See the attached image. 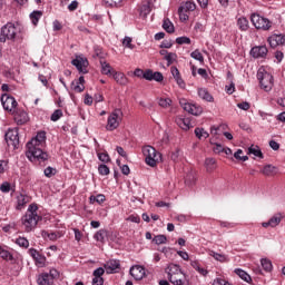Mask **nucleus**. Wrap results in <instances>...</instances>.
Listing matches in <instances>:
<instances>
[{"label": "nucleus", "instance_id": "nucleus-1", "mask_svg": "<svg viewBox=\"0 0 285 285\" xmlns=\"http://www.w3.org/2000/svg\"><path fill=\"white\" fill-rule=\"evenodd\" d=\"M39 206L35 203L30 204L26 214L21 217V225L24 228V233H32L37 228V224L41 222V216L37 213Z\"/></svg>", "mask_w": 285, "mask_h": 285}, {"label": "nucleus", "instance_id": "nucleus-2", "mask_svg": "<svg viewBox=\"0 0 285 285\" xmlns=\"http://www.w3.org/2000/svg\"><path fill=\"white\" fill-rule=\"evenodd\" d=\"M21 32L19 27L14 26L12 22H8L2 26L0 30V42L6 43L7 41H14L17 39V35Z\"/></svg>", "mask_w": 285, "mask_h": 285}, {"label": "nucleus", "instance_id": "nucleus-3", "mask_svg": "<svg viewBox=\"0 0 285 285\" xmlns=\"http://www.w3.org/2000/svg\"><path fill=\"white\" fill-rule=\"evenodd\" d=\"M142 155L147 166L151 168H155L157 164L161 163V153L157 151V149L150 145L142 147Z\"/></svg>", "mask_w": 285, "mask_h": 285}, {"label": "nucleus", "instance_id": "nucleus-4", "mask_svg": "<svg viewBox=\"0 0 285 285\" xmlns=\"http://www.w3.org/2000/svg\"><path fill=\"white\" fill-rule=\"evenodd\" d=\"M43 146L28 145L26 156L30 161H48V153L41 149Z\"/></svg>", "mask_w": 285, "mask_h": 285}, {"label": "nucleus", "instance_id": "nucleus-5", "mask_svg": "<svg viewBox=\"0 0 285 285\" xmlns=\"http://www.w3.org/2000/svg\"><path fill=\"white\" fill-rule=\"evenodd\" d=\"M250 21L256 30H263V32H267L273 28V21L259 13H252Z\"/></svg>", "mask_w": 285, "mask_h": 285}, {"label": "nucleus", "instance_id": "nucleus-6", "mask_svg": "<svg viewBox=\"0 0 285 285\" xmlns=\"http://www.w3.org/2000/svg\"><path fill=\"white\" fill-rule=\"evenodd\" d=\"M257 79L261 83V88H263L265 92H271V90H273V85H274L273 75L268 73L267 71H258Z\"/></svg>", "mask_w": 285, "mask_h": 285}, {"label": "nucleus", "instance_id": "nucleus-7", "mask_svg": "<svg viewBox=\"0 0 285 285\" xmlns=\"http://www.w3.org/2000/svg\"><path fill=\"white\" fill-rule=\"evenodd\" d=\"M124 117V111H121V109H115L108 117L107 120V130H117V128H119V121H121Z\"/></svg>", "mask_w": 285, "mask_h": 285}, {"label": "nucleus", "instance_id": "nucleus-8", "mask_svg": "<svg viewBox=\"0 0 285 285\" xmlns=\"http://www.w3.org/2000/svg\"><path fill=\"white\" fill-rule=\"evenodd\" d=\"M4 139L7 141V146H12L13 150H17V148H19V128L16 127L8 129L4 135Z\"/></svg>", "mask_w": 285, "mask_h": 285}, {"label": "nucleus", "instance_id": "nucleus-9", "mask_svg": "<svg viewBox=\"0 0 285 285\" xmlns=\"http://www.w3.org/2000/svg\"><path fill=\"white\" fill-rule=\"evenodd\" d=\"M1 104H2V107L9 112H14V110H17V106H18L17 99H14V97L8 94L2 95Z\"/></svg>", "mask_w": 285, "mask_h": 285}, {"label": "nucleus", "instance_id": "nucleus-10", "mask_svg": "<svg viewBox=\"0 0 285 285\" xmlns=\"http://www.w3.org/2000/svg\"><path fill=\"white\" fill-rule=\"evenodd\" d=\"M181 272H183L181 267L177 264H174V263H170L165 268V273L167 275V278H171L174 282H176V284H180L181 281L175 279V275H180Z\"/></svg>", "mask_w": 285, "mask_h": 285}, {"label": "nucleus", "instance_id": "nucleus-11", "mask_svg": "<svg viewBox=\"0 0 285 285\" xmlns=\"http://www.w3.org/2000/svg\"><path fill=\"white\" fill-rule=\"evenodd\" d=\"M249 55L254 59H265L266 55H268V48H266V46L253 47L249 51Z\"/></svg>", "mask_w": 285, "mask_h": 285}, {"label": "nucleus", "instance_id": "nucleus-12", "mask_svg": "<svg viewBox=\"0 0 285 285\" xmlns=\"http://www.w3.org/2000/svg\"><path fill=\"white\" fill-rule=\"evenodd\" d=\"M71 63L77 68L78 72H81L82 75H88V70L86 69L88 68V59L77 57L71 61Z\"/></svg>", "mask_w": 285, "mask_h": 285}, {"label": "nucleus", "instance_id": "nucleus-13", "mask_svg": "<svg viewBox=\"0 0 285 285\" xmlns=\"http://www.w3.org/2000/svg\"><path fill=\"white\" fill-rule=\"evenodd\" d=\"M104 268L107 275H112L121 268V263L117 259H110L104 265Z\"/></svg>", "mask_w": 285, "mask_h": 285}, {"label": "nucleus", "instance_id": "nucleus-14", "mask_svg": "<svg viewBox=\"0 0 285 285\" xmlns=\"http://www.w3.org/2000/svg\"><path fill=\"white\" fill-rule=\"evenodd\" d=\"M27 204H30V196L28 194L20 193L16 196V210H23Z\"/></svg>", "mask_w": 285, "mask_h": 285}, {"label": "nucleus", "instance_id": "nucleus-15", "mask_svg": "<svg viewBox=\"0 0 285 285\" xmlns=\"http://www.w3.org/2000/svg\"><path fill=\"white\" fill-rule=\"evenodd\" d=\"M129 273L137 282L146 277V268L141 265H135L129 269Z\"/></svg>", "mask_w": 285, "mask_h": 285}, {"label": "nucleus", "instance_id": "nucleus-16", "mask_svg": "<svg viewBox=\"0 0 285 285\" xmlns=\"http://www.w3.org/2000/svg\"><path fill=\"white\" fill-rule=\"evenodd\" d=\"M267 41L271 48H277V46H285V36L282 33H274L268 37Z\"/></svg>", "mask_w": 285, "mask_h": 285}, {"label": "nucleus", "instance_id": "nucleus-17", "mask_svg": "<svg viewBox=\"0 0 285 285\" xmlns=\"http://www.w3.org/2000/svg\"><path fill=\"white\" fill-rule=\"evenodd\" d=\"M14 114V121L18 126H23V124H28V112L21 109L13 110Z\"/></svg>", "mask_w": 285, "mask_h": 285}, {"label": "nucleus", "instance_id": "nucleus-18", "mask_svg": "<svg viewBox=\"0 0 285 285\" xmlns=\"http://www.w3.org/2000/svg\"><path fill=\"white\" fill-rule=\"evenodd\" d=\"M282 214H276L274 215L268 222H264L262 223L263 228H268V226L271 228H276V226H279V224H282Z\"/></svg>", "mask_w": 285, "mask_h": 285}, {"label": "nucleus", "instance_id": "nucleus-19", "mask_svg": "<svg viewBox=\"0 0 285 285\" xmlns=\"http://www.w3.org/2000/svg\"><path fill=\"white\" fill-rule=\"evenodd\" d=\"M29 255H31V257H32V259H35L36 264H38L39 266H45L46 256H43V254H40L39 250H37L36 248H30Z\"/></svg>", "mask_w": 285, "mask_h": 285}, {"label": "nucleus", "instance_id": "nucleus-20", "mask_svg": "<svg viewBox=\"0 0 285 285\" xmlns=\"http://www.w3.org/2000/svg\"><path fill=\"white\" fill-rule=\"evenodd\" d=\"M46 144V131H39L27 145L43 146Z\"/></svg>", "mask_w": 285, "mask_h": 285}, {"label": "nucleus", "instance_id": "nucleus-21", "mask_svg": "<svg viewBox=\"0 0 285 285\" xmlns=\"http://www.w3.org/2000/svg\"><path fill=\"white\" fill-rule=\"evenodd\" d=\"M175 121L181 130H190V118H186L184 116H177Z\"/></svg>", "mask_w": 285, "mask_h": 285}, {"label": "nucleus", "instance_id": "nucleus-22", "mask_svg": "<svg viewBox=\"0 0 285 285\" xmlns=\"http://www.w3.org/2000/svg\"><path fill=\"white\" fill-rule=\"evenodd\" d=\"M175 281H173L171 277L168 278V281L170 282V284L173 285H188V279H186V273L180 272V275H174ZM180 282V283H177Z\"/></svg>", "mask_w": 285, "mask_h": 285}, {"label": "nucleus", "instance_id": "nucleus-23", "mask_svg": "<svg viewBox=\"0 0 285 285\" xmlns=\"http://www.w3.org/2000/svg\"><path fill=\"white\" fill-rule=\"evenodd\" d=\"M237 27L240 30V32H247L248 28H250V23L248 22V18L239 17L237 19Z\"/></svg>", "mask_w": 285, "mask_h": 285}, {"label": "nucleus", "instance_id": "nucleus-24", "mask_svg": "<svg viewBox=\"0 0 285 285\" xmlns=\"http://www.w3.org/2000/svg\"><path fill=\"white\" fill-rule=\"evenodd\" d=\"M37 282L39 285H50L52 284V276H50L48 273H42L38 276Z\"/></svg>", "mask_w": 285, "mask_h": 285}, {"label": "nucleus", "instance_id": "nucleus-25", "mask_svg": "<svg viewBox=\"0 0 285 285\" xmlns=\"http://www.w3.org/2000/svg\"><path fill=\"white\" fill-rule=\"evenodd\" d=\"M234 273H236V275H238V277H240L243 282H247V284H250V282H253V278L249 276V274L242 268H236Z\"/></svg>", "mask_w": 285, "mask_h": 285}, {"label": "nucleus", "instance_id": "nucleus-26", "mask_svg": "<svg viewBox=\"0 0 285 285\" xmlns=\"http://www.w3.org/2000/svg\"><path fill=\"white\" fill-rule=\"evenodd\" d=\"M0 257L1 259H4L6 262H13L14 256L10 250L6 249L4 247L0 246Z\"/></svg>", "mask_w": 285, "mask_h": 285}, {"label": "nucleus", "instance_id": "nucleus-27", "mask_svg": "<svg viewBox=\"0 0 285 285\" xmlns=\"http://www.w3.org/2000/svg\"><path fill=\"white\" fill-rule=\"evenodd\" d=\"M196 181H197V174H195V171L187 173L185 177L186 186H195Z\"/></svg>", "mask_w": 285, "mask_h": 285}, {"label": "nucleus", "instance_id": "nucleus-28", "mask_svg": "<svg viewBox=\"0 0 285 285\" xmlns=\"http://www.w3.org/2000/svg\"><path fill=\"white\" fill-rule=\"evenodd\" d=\"M163 28L168 32V35H173L175 32V24H173V21H170L169 18L164 19Z\"/></svg>", "mask_w": 285, "mask_h": 285}, {"label": "nucleus", "instance_id": "nucleus-29", "mask_svg": "<svg viewBox=\"0 0 285 285\" xmlns=\"http://www.w3.org/2000/svg\"><path fill=\"white\" fill-rule=\"evenodd\" d=\"M114 79L120 86H126L128 83V78L122 72H115L114 73Z\"/></svg>", "mask_w": 285, "mask_h": 285}, {"label": "nucleus", "instance_id": "nucleus-30", "mask_svg": "<svg viewBox=\"0 0 285 285\" xmlns=\"http://www.w3.org/2000/svg\"><path fill=\"white\" fill-rule=\"evenodd\" d=\"M261 173L266 177H271V175H275V173H277V167L273 165H266L265 167H263Z\"/></svg>", "mask_w": 285, "mask_h": 285}, {"label": "nucleus", "instance_id": "nucleus-31", "mask_svg": "<svg viewBox=\"0 0 285 285\" xmlns=\"http://www.w3.org/2000/svg\"><path fill=\"white\" fill-rule=\"evenodd\" d=\"M205 166L207 168V173H213V170L217 168V160H215V158H206Z\"/></svg>", "mask_w": 285, "mask_h": 285}, {"label": "nucleus", "instance_id": "nucleus-32", "mask_svg": "<svg viewBox=\"0 0 285 285\" xmlns=\"http://www.w3.org/2000/svg\"><path fill=\"white\" fill-rule=\"evenodd\" d=\"M210 257H214V259H216V262H222L223 264L228 262V256L224 255V254H219L215 250L209 252Z\"/></svg>", "mask_w": 285, "mask_h": 285}, {"label": "nucleus", "instance_id": "nucleus-33", "mask_svg": "<svg viewBox=\"0 0 285 285\" xmlns=\"http://www.w3.org/2000/svg\"><path fill=\"white\" fill-rule=\"evenodd\" d=\"M197 9V4H195L194 1H187L183 6H180V12L181 10H185V12H194V10Z\"/></svg>", "mask_w": 285, "mask_h": 285}, {"label": "nucleus", "instance_id": "nucleus-34", "mask_svg": "<svg viewBox=\"0 0 285 285\" xmlns=\"http://www.w3.org/2000/svg\"><path fill=\"white\" fill-rule=\"evenodd\" d=\"M106 237H108V230L107 229H100L95 234L94 239H96V242L104 243L106 240Z\"/></svg>", "mask_w": 285, "mask_h": 285}, {"label": "nucleus", "instance_id": "nucleus-35", "mask_svg": "<svg viewBox=\"0 0 285 285\" xmlns=\"http://www.w3.org/2000/svg\"><path fill=\"white\" fill-rule=\"evenodd\" d=\"M195 135L198 139H208L210 137V134H208V131L199 127L195 129Z\"/></svg>", "mask_w": 285, "mask_h": 285}, {"label": "nucleus", "instance_id": "nucleus-36", "mask_svg": "<svg viewBox=\"0 0 285 285\" xmlns=\"http://www.w3.org/2000/svg\"><path fill=\"white\" fill-rule=\"evenodd\" d=\"M248 155H254V157H259V159H264V154L262 153V149H259L258 146L256 147L250 146L248 148Z\"/></svg>", "mask_w": 285, "mask_h": 285}, {"label": "nucleus", "instance_id": "nucleus-37", "mask_svg": "<svg viewBox=\"0 0 285 285\" xmlns=\"http://www.w3.org/2000/svg\"><path fill=\"white\" fill-rule=\"evenodd\" d=\"M41 17H43V12H41V11L31 12L30 13L31 23L33 26H37L39 23V19H41Z\"/></svg>", "mask_w": 285, "mask_h": 285}, {"label": "nucleus", "instance_id": "nucleus-38", "mask_svg": "<svg viewBox=\"0 0 285 285\" xmlns=\"http://www.w3.org/2000/svg\"><path fill=\"white\" fill-rule=\"evenodd\" d=\"M261 264H262L264 271H266V273H271V271H273V262H271V259L262 258Z\"/></svg>", "mask_w": 285, "mask_h": 285}, {"label": "nucleus", "instance_id": "nucleus-39", "mask_svg": "<svg viewBox=\"0 0 285 285\" xmlns=\"http://www.w3.org/2000/svg\"><path fill=\"white\" fill-rule=\"evenodd\" d=\"M198 96L205 101H213V96L206 89H198Z\"/></svg>", "mask_w": 285, "mask_h": 285}, {"label": "nucleus", "instance_id": "nucleus-40", "mask_svg": "<svg viewBox=\"0 0 285 285\" xmlns=\"http://www.w3.org/2000/svg\"><path fill=\"white\" fill-rule=\"evenodd\" d=\"M16 244L20 246V248H29L30 246V242L26 237H18Z\"/></svg>", "mask_w": 285, "mask_h": 285}, {"label": "nucleus", "instance_id": "nucleus-41", "mask_svg": "<svg viewBox=\"0 0 285 285\" xmlns=\"http://www.w3.org/2000/svg\"><path fill=\"white\" fill-rule=\"evenodd\" d=\"M165 61H167V66H173L175 61H177V53L169 52L164 57Z\"/></svg>", "mask_w": 285, "mask_h": 285}, {"label": "nucleus", "instance_id": "nucleus-42", "mask_svg": "<svg viewBox=\"0 0 285 285\" xmlns=\"http://www.w3.org/2000/svg\"><path fill=\"white\" fill-rule=\"evenodd\" d=\"M150 2H147L140 7V14L141 17H148L151 12Z\"/></svg>", "mask_w": 285, "mask_h": 285}, {"label": "nucleus", "instance_id": "nucleus-43", "mask_svg": "<svg viewBox=\"0 0 285 285\" xmlns=\"http://www.w3.org/2000/svg\"><path fill=\"white\" fill-rule=\"evenodd\" d=\"M100 65L102 75H110L112 72V67L110 66V63L106 61H100Z\"/></svg>", "mask_w": 285, "mask_h": 285}, {"label": "nucleus", "instance_id": "nucleus-44", "mask_svg": "<svg viewBox=\"0 0 285 285\" xmlns=\"http://www.w3.org/2000/svg\"><path fill=\"white\" fill-rule=\"evenodd\" d=\"M71 90H73L75 92H83V90H86V86L73 80L71 82Z\"/></svg>", "mask_w": 285, "mask_h": 285}, {"label": "nucleus", "instance_id": "nucleus-45", "mask_svg": "<svg viewBox=\"0 0 285 285\" xmlns=\"http://www.w3.org/2000/svg\"><path fill=\"white\" fill-rule=\"evenodd\" d=\"M191 59H195L196 61H199V63H204V56L199 51V49L194 50L190 53Z\"/></svg>", "mask_w": 285, "mask_h": 285}, {"label": "nucleus", "instance_id": "nucleus-46", "mask_svg": "<svg viewBox=\"0 0 285 285\" xmlns=\"http://www.w3.org/2000/svg\"><path fill=\"white\" fill-rule=\"evenodd\" d=\"M104 273H106V268L105 267H98L94 271L92 275H94V279H104L102 275Z\"/></svg>", "mask_w": 285, "mask_h": 285}, {"label": "nucleus", "instance_id": "nucleus-47", "mask_svg": "<svg viewBox=\"0 0 285 285\" xmlns=\"http://www.w3.org/2000/svg\"><path fill=\"white\" fill-rule=\"evenodd\" d=\"M154 244H157L158 246L160 244H166V242H168V238L166 237V235H157L153 238Z\"/></svg>", "mask_w": 285, "mask_h": 285}, {"label": "nucleus", "instance_id": "nucleus-48", "mask_svg": "<svg viewBox=\"0 0 285 285\" xmlns=\"http://www.w3.org/2000/svg\"><path fill=\"white\" fill-rule=\"evenodd\" d=\"M63 117V111L61 109H57L52 112L50 119L51 121H59Z\"/></svg>", "mask_w": 285, "mask_h": 285}, {"label": "nucleus", "instance_id": "nucleus-49", "mask_svg": "<svg viewBox=\"0 0 285 285\" xmlns=\"http://www.w3.org/2000/svg\"><path fill=\"white\" fill-rule=\"evenodd\" d=\"M179 104H180L181 108L184 110H186V112H190V110L193 108V104L188 102V100H186L184 98L179 100Z\"/></svg>", "mask_w": 285, "mask_h": 285}, {"label": "nucleus", "instance_id": "nucleus-50", "mask_svg": "<svg viewBox=\"0 0 285 285\" xmlns=\"http://www.w3.org/2000/svg\"><path fill=\"white\" fill-rule=\"evenodd\" d=\"M203 109L197 105H191V109L189 110V115H194L195 117H199L202 115Z\"/></svg>", "mask_w": 285, "mask_h": 285}, {"label": "nucleus", "instance_id": "nucleus-51", "mask_svg": "<svg viewBox=\"0 0 285 285\" xmlns=\"http://www.w3.org/2000/svg\"><path fill=\"white\" fill-rule=\"evenodd\" d=\"M98 173L99 175L106 176V175H110V168L108 167V165H99L98 167Z\"/></svg>", "mask_w": 285, "mask_h": 285}, {"label": "nucleus", "instance_id": "nucleus-52", "mask_svg": "<svg viewBox=\"0 0 285 285\" xmlns=\"http://www.w3.org/2000/svg\"><path fill=\"white\" fill-rule=\"evenodd\" d=\"M158 104L161 108H169V106L173 104V100L170 98H160Z\"/></svg>", "mask_w": 285, "mask_h": 285}, {"label": "nucleus", "instance_id": "nucleus-53", "mask_svg": "<svg viewBox=\"0 0 285 285\" xmlns=\"http://www.w3.org/2000/svg\"><path fill=\"white\" fill-rule=\"evenodd\" d=\"M43 173H45V177L50 178L57 175V169L49 166L43 170Z\"/></svg>", "mask_w": 285, "mask_h": 285}, {"label": "nucleus", "instance_id": "nucleus-54", "mask_svg": "<svg viewBox=\"0 0 285 285\" xmlns=\"http://www.w3.org/2000/svg\"><path fill=\"white\" fill-rule=\"evenodd\" d=\"M176 43H178V46H184V43L190 45V38H188L186 36L178 37V38H176Z\"/></svg>", "mask_w": 285, "mask_h": 285}, {"label": "nucleus", "instance_id": "nucleus-55", "mask_svg": "<svg viewBox=\"0 0 285 285\" xmlns=\"http://www.w3.org/2000/svg\"><path fill=\"white\" fill-rule=\"evenodd\" d=\"M151 81H158V82L164 81V75L159 71H154L151 76Z\"/></svg>", "mask_w": 285, "mask_h": 285}, {"label": "nucleus", "instance_id": "nucleus-56", "mask_svg": "<svg viewBox=\"0 0 285 285\" xmlns=\"http://www.w3.org/2000/svg\"><path fill=\"white\" fill-rule=\"evenodd\" d=\"M122 46H126V48L132 50L135 48V45H132V38L125 37V39L122 40Z\"/></svg>", "mask_w": 285, "mask_h": 285}, {"label": "nucleus", "instance_id": "nucleus-57", "mask_svg": "<svg viewBox=\"0 0 285 285\" xmlns=\"http://www.w3.org/2000/svg\"><path fill=\"white\" fill-rule=\"evenodd\" d=\"M188 11L181 10V7L178 8V14L180 21H188Z\"/></svg>", "mask_w": 285, "mask_h": 285}, {"label": "nucleus", "instance_id": "nucleus-58", "mask_svg": "<svg viewBox=\"0 0 285 285\" xmlns=\"http://www.w3.org/2000/svg\"><path fill=\"white\" fill-rule=\"evenodd\" d=\"M98 159L104 164H108V161H110V156L106 153H100L98 154Z\"/></svg>", "mask_w": 285, "mask_h": 285}, {"label": "nucleus", "instance_id": "nucleus-59", "mask_svg": "<svg viewBox=\"0 0 285 285\" xmlns=\"http://www.w3.org/2000/svg\"><path fill=\"white\" fill-rule=\"evenodd\" d=\"M160 253H164L165 257H173V248L170 247H163L161 249H159Z\"/></svg>", "mask_w": 285, "mask_h": 285}, {"label": "nucleus", "instance_id": "nucleus-60", "mask_svg": "<svg viewBox=\"0 0 285 285\" xmlns=\"http://www.w3.org/2000/svg\"><path fill=\"white\" fill-rule=\"evenodd\" d=\"M153 73L154 71L151 69H147L144 72L142 79H146V81H153Z\"/></svg>", "mask_w": 285, "mask_h": 285}, {"label": "nucleus", "instance_id": "nucleus-61", "mask_svg": "<svg viewBox=\"0 0 285 285\" xmlns=\"http://www.w3.org/2000/svg\"><path fill=\"white\" fill-rule=\"evenodd\" d=\"M237 108L240 110H250V104L248 101L237 104Z\"/></svg>", "mask_w": 285, "mask_h": 285}, {"label": "nucleus", "instance_id": "nucleus-62", "mask_svg": "<svg viewBox=\"0 0 285 285\" xmlns=\"http://www.w3.org/2000/svg\"><path fill=\"white\" fill-rule=\"evenodd\" d=\"M170 72L175 80L181 77V73H179V69H177V67H171Z\"/></svg>", "mask_w": 285, "mask_h": 285}, {"label": "nucleus", "instance_id": "nucleus-63", "mask_svg": "<svg viewBox=\"0 0 285 285\" xmlns=\"http://www.w3.org/2000/svg\"><path fill=\"white\" fill-rule=\"evenodd\" d=\"M1 193H10V183L6 181L2 183L0 186Z\"/></svg>", "mask_w": 285, "mask_h": 285}, {"label": "nucleus", "instance_id": "nucleus-64", "mask_svg": "<svg viewBox=\"0 0 285 285\" xmlns=\"http://www.w3.org/2000/svg\"><path fill=\"white\" fill-rule=\"evenodd\" d=\"M159 47H160V48H166V49L173 48V42H171L170 40H164V41L160 43Z\"/></svg>", "mask_w": 285, "mask_h": 285}]
</instances>
